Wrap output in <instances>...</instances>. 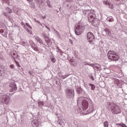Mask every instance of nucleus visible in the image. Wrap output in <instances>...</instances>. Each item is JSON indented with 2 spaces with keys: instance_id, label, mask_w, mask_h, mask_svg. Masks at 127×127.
Instances as JSON below:
<instances>
[{
  "instance_id": "41",
  "label": "nucleus",
  "mask_w": 127,
  "mask_h": 127,
  "mask_svg": "<svg viewBox=\"0 0 127 127\" xmlns=\"http://www.w3.org/2000/svg\"><path fill=\"white\" fill-rule=\"evenodd\" d=\"M34 50H37V49L35 48V49H34Z\"/></svg>"
},
{
  "instance_id": "20",
  "label": "nucleus",
  "mask_w": 127,
  "mask_h": 127,
  "mask_svg": "<svg viewBox=\"0 0 127 127\" xmlns=\"http://www.w3.org/2000/svg\"><path fill=\"white\" fill-rule=\"evenodd\" d=\"M15 62L16 65L18 66V67H21V66H20V64H19V63L17 62L16 60H15Z\"/></svg>"
},
{
  "instance_id": "19",
  "label": "nucleus",
  "mask_w": 127,
  "mask_h": 127,
  "mask_svg": "<svg viewBox=\"0 0 127 127\" xmlns=\"http://www.w3.org/2000/svg\"><path fill=\"white\" fill-rule=\"evenodd\" d=\"M103 3H104V4H107L108 5L110 4V2H109L108 0L104 1Z\"/></svg>"
},
{
  "instance_id": "26",
  "label": "nucleus",
  "mask_w": 127,
  "mask_h": 127,
  "mask_svg": "<svg viewBox=\"0 0 127 127\" xmlns=\"http://www.w3.org/2000/svg\"><path fill=\"white\" fill-rule=\"evenodd\" d=\"M108 5H109L110 8H113V4L110 3V4Z\"/></svg>"
},
{
  "instance_id": "9",
  "label": "nucleus",
  "mask_w": 127,
  "mask_h": 127,
  "mask_svg": "<svg viewBox=\"0 0 127 127\" xmlns=\"http://www.w3.org/2000/svg\"><path fill=\"white\" fill-rule=\"evenodd\" d=\"M12 57L13 59H16V58L18 57V55L17 54V53H16V52H15V53H12Z\"/></svg>"
},
{
  "instance_id": "16",
  "label": "nucleus",
  "mask_w": 127,
  "mask_h": 127,
  "mask_svg": "<svg viewBox=\"0 0 127 127\" xmlns=\"http://www.w3.org/2000/svg\"><path fill=\"white\" fill-rule=\"evenodd\" d=\"M6 11H7L8 13H11L12 12V10L10 9V8L7 7L6 9Z\"/></svg>"
},
{
  "instance_id": "8",
  "label": "nucleus",
  "mask_w": 127,
  "mask_h": 127,
  "mask_svg": "<svg viewBox=\"0 0 127 127\" xmlns=\"http://www.w3.org/2000/svg\"><path fill=\"white\" fill-rule=\"evenodd\" d=\"M87 38L90 43H92L95 39V36L94 34L91 32H88L87 34Z\"/></svg>"
},
{
  "instance_id": "17",
  "label": "nucleus",
  "mask_w": 127,
  "mask_h": 127,
  "mask_svg": "<svg viewBox=\"0 0 127 127\" xmlns=\"http://www.w3.org/2000/svg\"><path fill=\"white\" fill-rule=\"evenodd\" d=\"M34 21L36 22L37 23H38V24H40V25H41V26H42V24H41V23H40V21L36 20V19H34Z\"/></svg>"
},
{
  "instance_id": "7",
  "label": "nucleus",
  "mask_w": 127,
  "mask_h": 127,
  "mask_svg": "<svg viewBox=\"0 0 127 127\" xmlns=\"http://www.w3.org/2000/svg\"><path fill=\"white\" fill-rule=\"evenodd\" d=\"M83 32V26L78 25L77 26L75 30V33L76 35H80Z\"/></svg>"
},
{
  "instance_id": "43",
  "label": "nucleus",
  "mask_w": 127,
  "mask_h": 127,
  "mask_svg": "<svg viewBox=\"0 0 127 127\" xmlns=\"http://www.w3.org/2000/svg\"><path fill=\"white\" fill-rule=\"evenodd\" d=\"M97 69H99V67H96Z\"/></svg>"
},
{
  "instance_id": "11",
  "label": "nucleus",
  "mask_w": 127,
  "mask_h": 127,
  "mask_svg": "<svg viewBox=\"0 0 127 127\" xmlns=\"http://www.w3.org/2000/svg\"><path fill=\"white\" fill-rule=\"evenodd\" d=\"M89 86H90L91 90L94 91L95 90V88H96V86L94 84H92L91 83H89Z\"/></svg>"
},
{
  "instance_id": "37",
  "label": "nucleus",
  "mask_w": 127,
  "mask_h": 127,
  "mask_svg": "<svg viewBox=\"0 0 127 127\" xmlns=\"http://www.w3.org/2000/svg\"><path fill=\"white\" fill-rule=\"evenodd\" d=\"M92 80H93V81H94V77H92Z\"/></svg>"
},
{
  "instance_id": "15",
  "label": "nucleus",
  "mask_w": 127,
  "mask_h": 127,
  "mask_svg": "<svg viewBox=\"0 0 127 127\" xmlns=\"http://www.w3.org/2000/svg\"><path fill=\"white\" fill-rule=\"evenodd\" d=\"M2 2L4 3V2L6 3L7 4H9V0H1Z\"/></svg>"
},
{
  "instance_id": "33",
  "label": "nucleus",
  "mask_w": 127,
  "mask_h": 127,
  "mask_svg": "<svg viewBox=\"0 0 127 127\" xmlns=\"http://www.w3.org/2000/svg\"><path fill=\"white\" fill-rule=\"evenodd\" d=\"M107 33H108V35H111V34H112L111 31H109V32H108Z\"/></svg>"
},
{
  "instance_id": "29",
  "label": "nucleus",
  "mask_w": 127,
  "mask_h": 127,
  "mask_svg": "<svg viewBox=\"0 0 127 127\" xmlns=\"http://www.w3.org/2000/svg\"><path fill=\"white\" fill-rule=\"evenodd\" d=\"M5 104H7V103H8V102L7 101V98H5Z\"/></svg>"
},
{
  "instance_id": "28",
  "label": "nucleus",
  "mask_w": 127,
  "mask_h": 127,
  "mask_svg": "<svg viewBox=\"0 0 127 127\" xmlns=\"http://www.w3.org/2000/svg\"><path fill=\"white\" fill-rule=\"evenodd\" d=\"M3 32H4V31L3 29L0 30V33H3Z\"/></svg>"
},
{
  "instance_id": "45",
  "label": "nucleus",
  "mask_w": 127,
  "mask_h": 127,
  "mask_svg": "<svg viewBox=\"0 0 127 127\" xmlns=\"http://www.w3.org/2000/svg\"><path fill=\"white\" fill-rule=\"evenodd\" d=\"M116 81H119V80H117Z\"/></svg>"
},
{
  "instance_id": "23",
  "label": "nucleus",
  "mask_w": 127,
  "mask_h": 127,
  "mask_svg": "<svg viewBox=\"0 0 127 127\" xmlns=\"http://www.w3.org/2000/svg\"><path fill=\"white\" fill-rule=\"evenodd\" d=\"M10 67L11 68V69H14V64H11L10 65Z\"/></svg>"
},
{
  "instance_id": "30",
  "label": "nucleus",
  "mask_w": 127,
  "mask_h": 127,
  "mask_svg": "<svg viewBox=\"0 0 127 127\" xmlns=\"http://www.w3.org/2000/svg\"><path fill=\"white\" fill-rule=\"evenodd\" d=\"M39 105H44V103H43V102H39Z\"/></svg>"
},
{
  "instance_id": "27",
  "label": "nucleus",
  "mask_w": 127,
  "mask_h": 127,
  "mask_svg": "<svg viewBox=\"0 0 127 127\" xmlns=\"http://www.w3.org/2000/svg\"><path fill=\"white\" fill-rule=\"evenodd\" d=\"M37 3H40L41 0H35Z\"/></svg>"
},
{
  "instance_id": "5",
  "label": "nucleus",
  "mask_w": 127,
  "mask_h": 127,
  "mask_svg": "<svg viewBox=\"0 0 127 127\" xmlns=\"http://www.w3.org/2000/svg\"><path fill=\"white\" fill-rule=\"evenodd\" d=\"M9 87L10 88L9 92L10 93H12V92H14V91L17 90V86H16V84H15L14 81H11L9 83Z\"/></svg>"
},
{
  "instance_id": "6",
  "label": "nucleus",
  "mask_w": 127,
  "mask_h": 127,
  "mask_svg": "<svg viewBox=\"0 0 127 127\" xmlns=\"http://www.w3.org/2000/svg\"><path fill=\"white\" fill-rule=\"evenodd\" d=\"M65 94L67 97L72 98L75 96V91L73 89L67 88L65 90Z\"/></svg>"
},
{
  "instance_id": "38",
  "label": "nucleus",
  "mask_w": 127,
  "mask_h": 127,
  "mask_svg": "<svg viewBox=\"0 0 127 127\" xmlns=\"http://www.w3.org/2000/svg\"><path fill=\"white\" fill-rule=\"evenodd\" d=\"M43 19H45V16H43Z\"/></svg>"
},
{
  "instance_id": "25",
  "label": "nucleus",
  "mask_w": 127,
  "mask_h": 127,
  "mask_svg": "<svg viewBox=\"0 0 127 127\" xmlns=\"http://www.w3.org/2000/svg\"><path fill=\"white\" fill-rule=\"evenodd\" d=\"M28 33H29L30 34H31L32 33V31L31 30L28 29V31H27Z\"/></svg>"
},
{
  "instance_id": "42",
  "label": "nucleus",
  "mask_w": 127,
  "mask_h": 127,
  "mask_svg": "<svg viewBox=\"0 0 127 127\" xmlns=\"http://www.w3.org/2000/svg\"><path fill=\"white\" fill-rule=\"evenodd\" d=\"M117 0V1H119V0Z\"/></svg>"
},
{
  "instance_id": "21",
  "label": "nucleus",
  "mask_w": 127,
  "mask_h": 127,
  "mask_svg": "<svg viewBox=\"0 0 127 127\" xmlns=\"http://www.w3.org/2000/svg\"><path fill=\"white\" fill-rule=\"evenodd\" d=\"M105 32L108 33V32H110V30L108 28H106V29H105Z\"/></svg>"
},
{
  "instance_id": "4",
  "label": "nucleus",
  "mask_w": 127,
  "mask_h": 127,
  "mask_svg": "<svg viewBox=\"0 0 127 127\" xmlns=\"http://www.w3.org/2000/svg\"><path fill=\"white\" fill-rule=\"evenodd\" d=\"M88 101H89V99L88 98H84L83 100H82L81 108L83 111H86V110H87L89 108V103H88Z\"/></svg>"
},
{
  "instance_id": "13",
  "label": "nucleus",
  "mask_w": 127,
  "mask_h": 127,
  "mask_svg": "<svg viewBox=\"0 0 127 127\" xmlns=\"http://www.w3.org/2000/svg\"><path fill=\"white\" fill-rule=\"evenodd\" d=\"M109 127V122L105 121L104 123V127Z\"/></svg>"
},
{
  "instance_id": "3",
  "label": "nucleus",
  "mask_w": 127,
  "mask_h": 127,
  "mask_svg": "<svg viewBox=\"0 0 127 127\" xmlns=\"http://www.w3.org/2000/svg\"><path fill=\"white\" fill-rule=\"evenodd\" d=\"M107 56L108 59L112 61H118L120 59V56L117 54L114 51H109Z\"/></svg>"
},
{
  "instance_id": "22",
  "label": "nucleus",
  "mask_w": 127,
  "mask_h": 127,
  "mask_svg": "<svg viewBox=\"0 0 127 127\" xmlns=\"http://www.w3.org/2000/svg\"><path fill=\"white\" fill-rule=\"evenodd\" d=\"M26 25L29 27V28H30L31 29V26L29 25V24L26 23Z\"/></svg>"
},
{
  "instance_id": "31",
  "label": "nucleus",
  "mask_w": 127,
  "mask_h": 127,
  "mask_svg": "<svg viewBox=\"0 0 127 127\" xmlns=\"http://www.w3.org/2000/svg\"><path fill=\"white\" fill-rule=\"evenodd\" d=\"M117 126H120V127H122L123 124H117Z\"/></svg>"
},
{
  "instance_id": "40",
  "label": "nucleus",
  "mask_w": 127,
  "mask_h": 127,
  "mask_svg": "<svg viewBox=\"0 0 127 127\" xmlns=\"http://www.w3.org/2000/svg\"><path fill=\"white\" fill-rule=\"evenodd\" d=\"M34 50H37V49L35 48V49H34Z\"/></svg>"
},
{
  "instance_id": "34",
  "label": "nucleus",
  "mask_w": 127,
  "mask_h": 127,
  "mask_svg": "<svg viewBox=\"0 0 127 127\" xmlns=\"http://www.w3.org/2000/svg\"><path fill=\"white\" fill-rule=\"evenodd\" d=\"M122 127H127L126 125H125L124 124H122Z\"/></svg>"
},
{
  "instance_id": "10",
  "label": "nucleus",
  "mask_w": 127,
  "mask_h": 127,
  "mask_svg": "<svg viewBox=\"0 0 127 127\" xmlns=\"http://www.w3.org/2000/svg\"><path fill=\"white\" fill-rule=\"evenodd\" d=\"M36 39L37 41L39 42V43H42V44L43 43L42 40H41V39H40V38H39V37H36Z\"/></svg>"
},
{
  "instance_id": "14",
  "label": "nucleus",
  "mask_w": 127,
  "mask_h": 127,
  "mask_svg": "<svg viewBox=\"0 0 127 127\" xmlns=\"http://www.w3.org/2000/svg\"><path fill=\"white\" fill-rule=\"evenodd\" d=\"M47 4L49 7H52V5H51V3L50 2V1L49 0H48L47 1Z\"/></svg>"
},
{
  "instance_id": "24",
  "label": "nucleus",
  "mask_w": 127,
  "mask_h": 127,
  "mask_svg": "<svg viewBox=\"0 0 127 127\" xmlns=\"http://www.w3.org/2000/svg\"><path fill=\"white\" fill-rule=\"evenodd\" d=\"M24 28L25 29V30H26V31H28V28L27 27H26V26H24Z\"/></svg>"
},
{
  "instance_id": "32",
  "label": "nucleus",
  "mask_w": 127,
  "mask_h": 127,
  "mask_svg": "<svg viewBox=\"0 0 127 127\" xmlns=\"http://www.w3.org/2000/svg\"><path fill=\"white\" fill-rule=\"evenodd\" d=\"M109 21H110V22H113V21H114V19H111L109 20Z\"/></svg>"
},
{
  "instance_id": "35",
  "label": "nucleus",
  "mask_w": 127,
  "mask_h": 127,
  "mask_svg": "<svg viewBox=\"0 0 127 127\" xmlns=\"http://www.w3.org/2000/svg\"><path fill=\"white\" fill-rule=\"evenodd\" d=\"M27 1H29L30 2H31L33 0H27Z\"/></svg>"
},
{
  "instance_id": "44",
  "label": "nucleus",
  "mask_w": 127,
  "mask_h": 127,
  "mask_svg": "<svg viewBox=\"0 0 127 127\" xmlns=\"http://www.w3.org/2000/svg\"><path fill=\"white\" fill-rule=\"evenodd\" d=\"M4 15H5V13H4Z\"/></svg>"
},
{
  "instance_id": "36",
  "label": "nucleus",
  "mask_w": 127,
  "mask_h": 127,
  "mask_svg": "<svg viewBox=\"0 0 127 127\" xmlns=\"http://www.w3.org/2000/svg\"><path fill=\"white\" fill-rule=\"evenodd\" d=\"M70 43L71 44H73V41H72L71 40H70Z\"/></svg>"
},
{
  "instance_id": "1",
  "label": "nucleus",
  "mask_w": 127,
  "mask_h": 127,
  "mask_svg": "<svg viewBox=\"0 0 127 127\" xmlns=\"http://www.w3.org/2000/svg\"><path fill=\"white\" fill-rule=\"evenodd\" d=\"M87 16L88 21L92 23L93 26L95 27L99 26L100 25V20L97 18L95 12H90Z\"/></svg>"
},
{
  "instance_id": "18",
  "label": "nucleus",
  "mask_w": 127,
  "mask_h": 127,
  "mask_svg": "<svg viewBox=\"0 0 127 127\" xmlns=\"http://www.w3.org/2000/svg\"><path fill=\"white\" fill-rule=\"evenodd\" d=\"M51 61L53 62V63H55V62H56V59H55L54 58H52Z\"/></svg>"
},
{
  "instance_id": "39",
  "label": "nucleus",
  "mask_w": 127,
  "mask_h": 127,
  "mask_svg": "<svg viewBox=\"0 0 127 127\" xmlns=\"http://www.w3.org/2000/svg\"><path fill=\"white\" fill-rule=\"evenodd\" d=\"M46 28H47L48 29H49V28L47 26H46Z\"/></svg>"
},
{
  "instance_id": "2",
  "label": "nucleus",
  "mask_w": 127,
  "mask_h": 127,
  "mask_svg": "<svg viewBox=\"0 0 127 127\" xmlns=\"http://www.w3.org/2000/svg\"><path fill=\"white\" fill-rule=\"evenodd\" d=\"M108 108L112 114L118 115V114H121L122 113L121 108L115 103H110Z\"/></svg>"
},
{
  "instance_id": "12",
  "label": "nucleus",
  "mask_w": 127,
  "mask_h": 127,
  "mask_svg": "<svg viewBox=\"0 0 127 127\" xmlns=\"http://www.w3.org/2000/svg\"><path fill=\"white\" fill-rule=\"evenodd\" d=\"M77 94H81L82 93V88L78 87L77 88Z\"/></svg>"
}]
</instances>
